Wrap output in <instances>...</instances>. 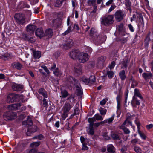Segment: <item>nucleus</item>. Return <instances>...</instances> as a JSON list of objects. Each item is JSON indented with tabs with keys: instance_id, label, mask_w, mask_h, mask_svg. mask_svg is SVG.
Instances as JSON below:
<instances>
[{
	"instance_id": "29",
	"label": "nucleus",
	"mask_w": 153,
	"mask_h": 153,
	"mask_svg": "<svg viewBox=\"0 0 153 153\" xmlns=\"http://www.w3.org/2000/svg\"><path fill=\"white\" fill-rule=\"evenodd\" d=\"M65 0H56L54 3V6L55 7H59L62 5L63 1Z\"/></svg>"
},
{
	"instance_id": "3",
	"label": "nucleus",
	"mask_w": 153,
	"mask_h": 153,
	"mask_svg": "<svg viewBox=\"0 0 153 153\" xmlns=\"http://www.w3.org/2000/svg\"><path fill=\"white\" fill-rule=\"evenodd\" d=\"M16 116V114L11 111L5 113L3 115L4 119L6 121L12 120L14 119Z\"/></svg>"
},
{
	"instance_id": "32",
	"label": "nucleus",
	"mask_w": 153,
	"mask_h": 153,
	"mask_svg": "<svg viewBox=\"0 0 153 153\" xmlns=\"http://www.w3.org/2000/svg\"><path fill=\"white\" fill-rule=\"evenodd\" d=\"M88 121L90 123L89 128L94 127V122L95 121V120L94 119V118H89L88 119Z\"/></svg>"
},
{
	"instance_id": "57",
	"label": "nucleus",
	"mask_w": 153,
	"mask_h": 153,
	"mask_svg": "<svg viewBox=\"0 0 153 153\" xmlns=\"http://www.w3.org/2000/svg\"><path fill=\"white\" fill-rule=\"evenodd\" d=\"M27 41L31 43H33L35 42V40L33 38L30 36L29 37Z\"/></svg>"
},
{
	"instance_id": "6",
	"label": "nucleus",
	"mask_w": 153,
	"mask_h": 153,
	"mask_svg": "<svg viewBox=\"0 0 153 153\" xmlns=\"http://www.w3.org/2000/svg\"><path fill=\"white\" fill-rule=\"evenodd\" d=\"M78 59L80 62L84 63L88 60V58L87 54L84 53H79Z\"/></svg>"
},
{
	"instance_id": "58",
	"label": "nucleus",
	"mask_w": 153,
	"mask_h": 153,
	"mask_svg": "<svg viewBox=\"0 0 153 153\" xmlns=\"http://www.w3.org/2000/svg\"><path fill=\"white\" fill-rule=\"evenodd\" d=\"M42 68L45 71V72L48 74H49V70L48 69L46 66L45 65L42 66Z\"/></svg>"
},
{
	"instance_id": "16",
	"label": "nucleus",
	"mask_w": 153,
	"mask_h": 153,
	"mask_svg": "<svg viewBox=\"0 0 153 153\" xmlns=\"http://www.w3.org/2000/svg\"><path fill=\"white\" fill-rule=\"evenodd\" d=\"M53 32L52 30L51 29H48L46 30L44 34V36L49 38H51L53 35Z\"/></svg>"
},
{
	"instance_id": "61",
	"label": "nucleus",
	"mask_w": 153,
	"mask_h": 153,
	"mask_svg": "<svg viewBox=\"0 0 153 153\" xmlns=\"http://www.w3.org/2000/svg\"><path fill=\"white\" fill-rule=\"evenodd\" d=\"M89 133L91 135H93L94 134V127L89 128Z\"/></svg>"
},
{
	"instance_id": "48",
	"label": "nucleus",
	"mask_w": 153,
	"mask_h": 153,
	"mask_svg": "<svg viewBox=\"0 0 153 153\" xmlns=\"http://www.w3.org/2000/svg\"><path fill=\"white\" fill-rule=\"evenodd\" d=\"M134 149L137 153H142V150L139 147L134 146Z\"/></svg>"
},
{
	"instance_id": "15",
	"label": "nucleus",
	"mask_w": 153,
	"mask_h": 153,
	"mask_svg": "<svg viewBox=\"0 0 153 153\" xmlns=\"http://www.w3.org/2000/svg\"><path fill=\"white\" fill-rule=\"evenodd\" d=\"M90 34L91 36H92L93 37L97 38V40L98 39L97 33L94 28H91L90 30Z\"/></svg>"
},
{
	"instance_id": "41",
	"label": "nucleus",
	"mask_w": 153,
	"mask_h": 153,
	"mask_svg": "<svg viewBox=\"0 0 153 153\" xmlns=\"http://www.w3.org/2000/svg\"><path fill=\"white\" fill-rule=\"evenodd\" d=\"M53 73L56 76H59L61 75V73L59 71V69L57 68H56V69L53 71Z\"/></svg>"
},
{
	"instance_id": "56",
	"label": "nucleus",
	"mask_w": 153,
	"mask_h": 153,
	"mask_svg": "<svg viewBox=\"0 0 153 153\" xmlns=\"http://www.w3.org/2000/svg\"><path fill=\"white\" fill-rule=\"evenodd\" d=\"M22 38L24 39L25 40H27L29 39V36L28 35H27L26 34H24V33L22 34Z\"/></svg>"
},
{
	"instance_id": "8",
	"label": "nucleus",
	"mask_w": 153,
	"mask_h": 153,
	"mask_svg": "<svg viewBox=\"0 0 153 153\" xmlns=\"http://www.w3.org/2000/svg\"><path fill=\"white\" fill-rule=\"evenodd\" d=\"M73 45V42L71 40H69L62 45H60V47L63 49L66 50L71 48Z\"/></svg>"
},
{
	"instance_id": "47",
	"label": "nucleus",
	"mask_w": 153,
	"mask_h": 153,
	"mask_svg": "<svg viewBox=\"0 0 153 153\" xmlns=\"http://www.w3.org/2000/svg\"><path fill=\"white\" fill-rule=\"evenodd\" d=\"M114 114L112 116V117H111L108 119H106L105 120L106 123H112L114 119Z\"/></svg>"
},
{
	"instance_id": "50",
	"label": "nucleus",
	"mask_w": 153,
	"mask_h": 153,
	"mask_svg": "<svg viewBox=\"0 0 153 153\" xmlns=\"http://www.w3.org/2000/svg\"><path fill=\"white\" fill-rule=\"evenodd\" d=\"M17 101L23 100L25 97L22 95L17 94Z\"/></svg>"
},
{
	"instance_id": "38",
	"label": "nucleus",
	"mask_w": 153,
	"mask_h": 153,
	"mask_svg": "<svg viewBox=\"0 0 153 153\" xmlns=\"http://www.w3.org/2000/svg\"><path fill=\"white\" fill-rule=\"evenodd\" d=\"M92 118H94V119H95V121L96 120H102L103 119L102 116L99 115V114H96L93 117H92Z\"/></svg>"
},
{
	"instance_id": "53",
	"label": "nucleus",
	"mask_w": 153,
	"mask_h": 153,
	"mask_svg": "<svg viewBox=\"0 0 153 153\" xmlns=\"http://www.w3.org/2000/svg\"><path fill=\"white\" fill-rule=\"evenodd\" d=\"M71 32V27H68L67 30L65 31L64 33H63V35H65L68 34Z\"/></svg>"
},
{
	"instance_id": "11",
	"label": "nucleus",
	"mask_w": 153,
	"mask_h": 153,
	"mask_svg": "<svg viewBox=\"0 0 153 153\" xmlns=\"http://www.w3.org/2000/svg\"><path fill=\"white\" fill-rule=\"evenodd\" d=\"M79 53V51L77 50L72 51L70 53V56L73 59H75L78 57Z\"/></svg>"
},
{
	"instance_id": "46",
	"label": "nucleus",
	"mask_w": 153,
	"mask_h": 153,
	"mask_svg": "<svg viewBox=\"0 0 153 153\" xmlns=\"http://www.w3.org/2000/svg\"><path fill=\"white\" fill-rule=\"evenodd\" d=\"M25 123H26L27 125L30 126L32 125L33 124L32 120L30 119H28L26 122L24 121L22 123L23 124H25Z\"/></svg>"
},
{
	"instance_id": "24",
	"label": "nucleus",
	"mask_w": 153,
	"mask_h": 153,
	"mask_svg": "<svg viewBox=\"0 0 153 153\" xmlns=\"http://www.w3.org/2000/svg\"><path fill=\"white\" fill-rule=\"evenodd\" d=\"M13 68H15L18 70H20L22 67V65L19 63H14L12 64Z\"/></svg>"
},
{
	"instance_id": "39",
	"label": "nucleus",
	"mask_w": 153,
	"mask_h": 153,
	"mask_svg": "<svg viewBox=\"0 0 153 153\" xmlns=\"http://www.w3.org/2000/svg\"><path fill=\"white\" fill-rule=\"evenodd\" d=\"M99 111L100 114L102 115H105L106 113L107 110L105 109H104L103 108L100 107L99 109Z\"/></svg>"
},
{
	"instance_id": "49",
	"label": "nucleus",
	"mask_w": 153,
	"mask_h": 153,
	"mask_svg": "<svg viewBox=\"0 0 153 153\" xmlns=\"http://www.w3.org/2000/svg\"><path fill=\"white\" fill-rule=\"evenodd\" d=\"M39 142H34L32 143L30 145V146L32 147H36L39 145Z\"/></svg>"
},
{
	"instance_id": "4",
	"label": "nucleus",
	"mask_w": 153,
	"mask_h": 153,
	"mask_svg": "<svg viewBox=\"0 0 153 153\" xmlns=\"http://www.w3.org/2000/svg\"><path fill=\"white\" fill-rule=\"evenodd\" d=\"M14 18L19 24L23 25L25 22V18L23 14L20 13L16 14L14 16Z\"/></svg>"
},
{
	"instance_id": "36",
	"label": "nucleus",
	"mask_w": 153,
	"mask_h": 153,
	"mask_svg": "<svg viewBox=\"0 0 153 153\" xmlns=\"http://www.w3.org/2000/svg\"><path fill=\"white\" fill-rule=\"evenodd\" d=\"M88 80L89 83H94L95 81V76L94 75H91L90 76Z\"/></svg>"
},
{
	"instance_id": "14",
	"label": "nucleus",
	"mask_w": 153,
	"mask_h": 153,
	"mask_svg": "<svg viewBox=\"0 0 153 153\" xmlns=\"http://www.w3.org/2000/svg\"><path fill=\"white\" fill-rule=\"evenodd\" d=\"M74 68L75 72L79 74L82 73V67L78 63L75 64Z\"/></svg>"
},
{
	"instance_id": "43",
	"label": "nucleus",
	"mask_w": 153,
	"mask_h": 153,
	"mask_svg": "<svg viewBox=\"0 0 153 153\" xmlns=\"http://www.w3.org/2000/svg\"><path fill=\"white\" fill-rule=\"evenodd\" d=\"M120 129H122L124 133L125 134H128L130 133V131L129 129L126 127H125L120 128Z\"/></svg>"
},
{
	"instance_id": "59",
	"label": "nucleus",
	"mask_w": 153,
	"mask_h": 153,
	"mask_svg": "<svg viewBox=\"0 0 153 153\" xmlns=\"http://www.w3.org/2000/svg\"><path fill=\"white\" fill-rule=\"evenodd\" d=\"M146 128L148 130H149L153 127V125L152 124H150L146 126Z\"/></svg>"
},
{
	"instance_id": "2",
	"label": "nucleus",
	"mask_w": 153,
	"mask_h": 153,
	"mask_svg": "<svg viewBox=\"0 0 153 153\" xmlns=\"http://www.w3.org/2000/svg\"><path fill=\"white\" fill-rule=\"evenodd\" d=\"M114 16L112 15H106L103 17L101 22L105 26H109L113 24Z\"/></svg>"
},
{
	"instance_id": "23",
	"label": "nucleus",
	"mask_w": 153,
	"mask_h": 153,
	"mask_svg": "<svg viewBox=\"0 0 153 153\" xmlns=\"http://www.w3.org/2000/svg\"><path fill=\"white\" fill-rule=\"evenodd\" d=\"M152 76V74L150 72L149 73H144L142 74L143 77L146 80H147L151 78Z\"/></svg>"
},
{
	"instance_id": "21",
	"label": "nucleus",
	"mask_w": 153,
	"mask_h": 153,
	"mask_svg": "<svg viewBox=\"0 0 153 153\" xmlns=\"http://www.w3.org/2000/svg\"><path fill=\"white\" fill-rule=\"evenodd\" d=\"M106 58L104 56H101L98 59V63L100 65H103L106 59Z\"/></svg>"
},
{
	"instance_id": "10",
	"label": "nucleus",
	"mask_w": 153,
	"mask_h": 153,
	"mask_svg": "<svg viewBox=\"0 0 153 153\" xmlns=\"http://www.w3.org/2000/svg\"><path fill=\"white\" fill-rule=\"evenodd\" d=\"M12 88L14 91H19L23 89V86L21 84L14 83L12 85Z\"/></svg>"
},
{
	"instance_id": "51",
	"label": "nucleus",
	"mask_w": 153,
	"mask_h": 153,
	"mask_svg": "<svg viewBox=\"0 0 153 153\" xmlns=\"http://www.w3.org/2000/svg\"><path fill=\"white\" fill-rule=\"evenodd\" d=\"M79 113V110L77 107H76L74 110V115H78Z\"/></svg>"
},
{
	"instance_id": "54",
	"label": "nucleus",
	"mask_w": 153,
	"mask_h": 153,
	"mask_svg": "<svg viewBox=\"0 0 153 153\" xmlns=\"http://www.w3.org/2000/svg\"><path fill=\"white\" fill-rule=\"evenodd\" d=\"M108 100L106 98L104 99L100 102V104L102 105H104L105 104Z\"/></svg>"
},
{
	"instance_id": "63",
	"label": "nucleus",
	"mask_w": 153,
	"mask_h": 153,
	"mask_svg": "<svg viewBox=\"0 0 153 153\" xmlns=\"http://www.w3.org/2000/svg\"><path fill=\"white\" fill-rule=\"evenodd\" d=\"M86 52L88 53H90L92 51V49L90 47H88L86 48Z\"/></svg>"
},
{
	"instance_id": "28",
	"label": "nucleus",
	"mask_w": 153,
	"mask_h": 153,
	"mask_svg": "<svg viewBox=\"0 0 153 153\" xmlns=\"http://www.w3.org/2000/svg\"><path fill=\"white\" fill-rule=\"evenodd\" d=\"M133 96H135V97H137L141 99H143V97L139 92V90L137 88L134 89V95Z\"/></svg>"
},
{
	"instance_id": "7",
	"label": "nucleus",
	"mask_w": 153,
	"mask_h": 153,
	"mask_svg": "<svg viewBox=\"0 0 153 153\" xmlns=\"http://www.w3.org/2000/svg\"><path fill=\"white\" fill-rule=\"evenodd\" d=\"M115 17L117 21H120L123 19L124 16V13L120 10H117L114 14Z\"/></svg>"
},
{
	"instance_id": "34",
	"label": "nucleus",
	"mask_w": 153,
	"mask_h": 153,
	"mask_svg": "<svg viewBox=\"0 0 153 153\" xmlns=\"http://www.w3.org/2000/svg\"><path fill=\"white\" fill-rule=\"evenodd\" d=\"M120 39L121 41L123 43H125L127 42L128 39V38L129 36V34L126 33V35L124 36H123Z\"/></svg>"
},
{
	"instance_id": "33",
	"label": "nucleus",
	"mask_w": 153,
	"mask_h": 153,
	"mask_svg": "<svg viewBox=\"0 0 153 153\" xmlns=\"http://www.w3.org/2000/svg\"><path fill=\"white\" fill-rule=\"evenodd\" d=\"M107 151L109 152L114 153L115 152L114 148L112 144H110L107 146Z\"/></svg>"
},
{
	"instance_id": "64",
	"label": "nucleus",
	"mask_w": 153,
	"mask_h": 153,
	"mask_svg": "<svg viewBox=\"0 0 153 153\" xmlns=\"http://www.w3.org/2000/svg\"><path fill=\"white\" fill-rule=\"evenodd\" d=\"M38 152L35 149H32L30 150L28 153H38Z\"/></svg>"
},
{
	"instance_id": "27",
	"label": "nucleus",
	"mask_w": 153,
	"mask_h": 153,
	"mask_svg": "<svg viewBox=\"0 0 153 153\" xmlns=\"http://www.w3.org/2000/svg\"><path fill=\"white\" fill-rule=\"evenodd\" d=\"M61 94L60 97L62 98H65L69 94L67 91L65 90H61Z\"/></svg>"
},
{
	"instance_id": "13",
	"label": "nucleus",
	"mask_w": 153,
	"mask_h": 153,
	"mask_svg": "<svg viewBox=\"0 0 153 153\" xmlns=\"http://www.w3.org/2000/svg\"><path fill=\"white\" fill-rule=\"evenodd\" d=\"M21 106L20 103H17L9 105L8 108L10 110H15L19 109Z\"/></svg>"
},
{
	"instance_id": "12",
	"label": "nucleus",
	"mask_w": 153,
	"mask_h": 153,
	"mask_svg": "<svg viewBox=\"0 0 153 153\" xmlns=\"http://www.w3.org/2000/svg\"><path fill=\"white\" fill-rule=\"evenodd\" d=\"M36 27L32 24H29L27 27V31L29 33H33L36 30Z\"/></svg>"
},
{
	"instance_id": "30",
	"label": "nucleus",
	"mask_w": 153,
	"mask_h": 153,
	"mask_svg": "<svg viewBox=\"0 0 153 153\" xmlns=\"http://www.w3.org/2000/svg\"><path fill=\"white\" fill-rule=\"evenodd\" d=\"M111 135L112 138L114 140H119L120 139L119 134L117 133L114 132L112 133Z\"/></svg>"
},
{
	"instance_id": "55",
	"label": "nucleus",
	"mask_w": 153,
	"mask_h": 153,
	"mask_svg": "<svg viewBox=\"0 0 153 153\" xmlns=\"http://www.w3.org/2000/svg\"><path fill=\"white\" fill-rule=\"evenodd\" d=\"M115 65V62L114 61L111 62L110 65H109V68L110 69H113Z\"/></svg>"
},
{
	"instance_id": "44",
	"label": "nucleus",
	"mask_w": 153,
	"mask_h": 153,
	"mask_svg": "<svg viewBox=\"0 0 153 153\" xmlns=\"http://www.w3.org/2000/svg\"><path fill=\"white\" fill-rule=\"evenodd\" d=\"M96 0H89L88 2V4L89 5H93L94 7V6H97L95 2Z\"/></svg>"
},
{
	"instance_id": "19",
	"label": "nucleus",
	"mask_w": 153,
	"mask_h": 153,
	"mask_svg": "<svg viewBox=\"0 0 153 153\" xmlns=\"http://www.w3.org/2000/svg\"><path fill=\"white\" fill-rule=\"evenodd\" d=\"M38 92L40 94L43 96L44 98H47L48 95L47 92L44 88H41L39 89V90Z\"/></svg>"
},
{
	"instance_id": "40",
	"label": "nucleus",
	"mask_w": 153,
	"mask_h": 153,
	"mask_svg": "<svg viewBox=\"0 0 153 153\" xmlns=\"http://www.w3.org/2000/svg\"><path fill=\"white\" fill-rule=\"evenodd\" d=\"M94 8L93 10L90 12V15L91 16H95L96 15V13L97 9V6H95L94 7Z\"/></svg>"
},
{
	"instance_id": "1",
	"label": "nucleus",
	"mask_w": 153,
	"mask_h": 153,
	"mask_svg": "<svg viewBox=\"0 0 153 153\" xmlns=\"http://www.w3.org/2000/svg\"><path fill=\"white\" fill-rule=\"evenodd\" d=\"M65 84L69 88L74 85L76 88L78 95L80 96L82 94V91L79 82L72 76H69L67 77L65 80Z\"/></svg>"
},
{
	"instance_id": "26",
	"label": "nucleus",
	"mask_w": 153,
	"mask_h": 153,
	"mask_svg": "<svg viewBox=\"0 0 153 153\" xmlns=\"http://www.w3.org/2000/svg\"><path fill=\"white\" fill-rule=\"evenodd\" d=\"M62 117L63 120H65L68 116V115L70 113L69 111L62 109Z\"/></svg>"
},
{
	"instance_id": "20",
	"label": "nucleus",
	"mask_w": 153,
	"mask_h": 153,
	"mask_svg": "<svg viewBox=\"0 0 153 153\" xmlns=\"http://www.w3.org/2000/svg\"><path fill=\"white\" fill-rule=\"evenodd\" d=\"M37 127L36 126H33L31 128H29L27 132V135L28 136L30 135V132H34L37 131Z\"/></svg>"
},
{
	"instance_id": "52",
	"label": "nucleus",
	"mask_w": 153,
	"mask_h": 153,
	"mask_svg": "<svg viewBox=\"0 0 153 153\" xmlns=\"http://www.w3.org/2000/svg\"><path fill=\"white\" fill-rule=\"evenodd\" d=\"M102 135L103 138L105 140H108L110 139V137L108 136V134L107 133H104Z\"/></svg>"
},
{
	"instance_id": "5",
	"label": "nucleus",
	"mask_w": 153,
	"mask_h": 153,
	"mask_svg": "<svg viewBox=\"0 0 153 153\" xmlns=\"http://www.w3.org/2000/svg\"><path fill=\"white\" fill-rule=\"evenodd\" d=\"M18 96L17 94H10L7 96V102L9 103H12L17 101Z\"/></svg>"
},
{
	"instance_id": "35",
	"label": "nucleus",
	"mask_w": 153,
	"mask_h": 153,
	"mask_svg": "<svg viewBox=\"0 0 153 153\" xmlns=\"http://www.w3.org/2000/svg\"><path fill=\"white\" fill-rule=\"evenodd\" d=\"M71 107L72 106L69 103H65L62 109L69 111Z\"/></svg>"
},
{
	"instance_id": "9",
	"label": "nucleus",
	"mask_w": 153,
	"mask_h": 153,
	"mask_svg": "<svg viewBox=\"0 0 153 153\" xmlns=\"http://www.w3.org/2000/svg\"><path fill=\"white\" fill-rule=\"evenodd\" d=\"M118 30L119 33V35L122 36H124L126 35L125 29L123 27V25L122 23L118 25Z\"/></svg>"
},
{
	"instance_id": "45",
	"label": "nucleus",
	"mask_w": 153,
	"mask_h": 153,
	"mask_svg": "<svg viewBox=\"0 0 153 153\" xmlns=\"http://www.w3.org/2000/svg\"><path fill=\"white\" fill-rule=\"evenodd\" d=\"M138 132L142 139L143 140L146 139V136L143 133L141 132L139 129L138 130Z\"/></svg>"
},
{
	"instance_id": "37",
	"label": "nucleus",
	"mask_w": 153,
	"mask_h": 153,
	"mask_svg": "<svg viewBox=\"0 0 153 153\" xmlns=\"http://www.w3.org/2000/svg\"><path fill=\"white\" fill-rule=\"evenodd\" d=\"M107 74L108 76L110 79H111L113 77L114 74V73L112 71H107Z\"/></svg>"
},
{
	"instance_id": "17",
	"label": "nucleus",
	"mask_w": 153,
	"mask_h": 153,
	"mask_svg": "<svg viewBox=\"0 0 153 153\" xmlns=\"http://www.w3.org/2000/svg\"><path fill=\"white\" fill-rule=\"evenodd\" d=\"M128 58L127 57H126L123 59L121 63V68L122 69L126 68L128 66Z\"/></svg>"
},
{
	"instance_id": "60",
	"label": "nucleus",
	"mask_w": 153,
	"mask_h": 153,
	"mask_svg": "<svg viewBox=\"0 0 153 153\" xmlns=\"http://www.w3.org/2000/svg\"><path fill=\"white\" fill-rule=\"evenodd\" d=\"M82 149L84 150H86L88 149V148L86 146L85 143H83L82 144Z\"/></svg>"
},
{
	"instance_id": "18",
	"label": "nucleus",
	"mask_w": 153,
	"mask_h": 153,
	"mask_svg": "<svg viewBox=\"0 0 153 153\" xmlns=\"http://www.w3.org/2000/svg\"><path fill=\"white\" fill-rule=\"evenodd\" d=\"M36 35L39 37H41L44 36V33L43 30L41 28H38L35 32Z\"/></svg>"
},
{
	"instance_id": "22",
	"label": "nucleus",
	"mask_w": 153,
	"mask_h": 153,
	"mask_svg": "<svg viewBox=\"0 0 153 153\" xmlns=\"http://www.w3.org/2000/svg\"><path fill=\"white\" fill-rule=\"evenodd\" d=\"M33 57L35 58L39 59L41 57V53L40 52L35 50L32 51Z\"/></svg>"
},
{
	"instance_id": "62",
	"label": "nucleus",
	"mask_w": 153,
	"mask_h": 153,
	"mask_svg": "<svg viewBox=\"0 0 153 153\" xmlns=\"http://www.w3.org/2000/svg\"><path fill=\"white\" fill-rule=\"evenodd\" d=\"M128 27L130 30L131 32H133L134 31V30L133 28V27L132 25L131 24H129L128 25Z\"/></svg>"
},
{
	"instance_id": "25",
	"label": "nucleus",
	"mask_w": 153,
	"mask_h": 153,
	"mask_svg": "<svg viewBox=\"0 0 153 153\" xmlns=\"http://www.w3.org/2000/svg\"><path fill=\"white\" fill-rule=\"evenodd\" d=\"M119 76L122 80H124L126 77L125 75V71L122 70L120 71L119 73Z\"/></svg>"
},
{
	"instance_id": "42",
	"label": "nucleus",
	"mask_w": 153,
	"mask_h": 153,
	"mask_svg": "<svg viewBox=\"0 0 153 153\" xmlns=\"http://www.w3.org/2000/svg\"><path fill=\"white\" fill-rule=\"evenodd\" d=\"M81 80L86 85H88L89 83L88 79L85 77V76H83L81 78Z\"/></svg>"
},
{
	"instance_id": "31",
	"label": "nucleus",
	"mask_w": 153,
	"mask_h": 153,
	"mask_svg": "<svg viewBox=\"0 0 153 153\" xmlns=\"http://www.w3.org/2000/svg\"><path fill=\"white\" fill-rule=\"evenodd\" d=\"M131 104L132 105L136 104L137 105H140V103L139 100L137 99V97H135V96H133V100L131 102Z\"/></svg>"
}]
</instances>
